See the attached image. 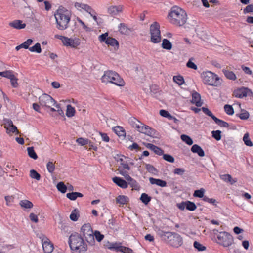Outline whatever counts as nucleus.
Instances as JSON below:
<instances>
[{
	"instance_id": "obj_1",
	"label": "nucleus",
	"mask_w": 253,
	"mask_h": 253,
	"mask_svg": "<svg viewBox=\"0 0 253 253\" xmlns=\"http://www.w3.org/2000/svg\"><path fill=\"white\" fill-rule=\"evenodd\" d=\"M56 28L59 30H64L69 27L71 13L63 6H60L54 14Z\"/></svg>"
},
{
	"instance_id": "obj_2",
	"label": "nucleus",
	"mask_w": 253,
	"mask_h": 253,
	"mask_svg": "<svg viewBox=\"0 0 253 253\" xmlns=\"http://www.w3.org/2000/svg\"><path fill=\"white\" fill-rule=\"evenodd\" d=\"M68 243L73 253H84L87 250V244L81 235L75 232L71 234Z\"/></svg>"
},
{
	"instance_id": "obj_3",
	"label": "nucleus",
	"mask_w": 253,
	"mask_h": 253,
	"mask_svg": "<svg viewBox=\"0 0 253 253\" xmlns=\"http://www.w3.org/2000/svg\"><path fill=\"white\" fill-rule=\"evenodd\" d=\"M168 17L171 23L177 26H183L187 19L186 12L177 6H173L171 8Z\"/></svg>"
},
{
	"instance_id": "obj_4",
	"label": "nucleus",
	"mask_w": 253,
	"mask_h": 253,
	"mask_svg": "<svg viewBox=\"0 0 253 253\" xmlns=\"http://www.w3.org/2000/svg\"><path fill=\"white\" fill-rule=\"evenodd\" d=\"M159 235L163 240L172 247L178 248L183 243L182 238L175 232L161 231Z\"/></svg>"
},
{
	"instance_id": "obj_5",
	"label": "nucleus",
	"mask_w": 253,
	"mask_h": 253,
	"mask_svg": "<svg viewBox=\"0 0 253 253\" xmlns=\"http://www.w3.org/2000/svg\"><path fill=\"white\" fill-rule=\"evenodd\" d=\"M101 81L103 83H110L119 86H123L125 84L124 81L120 75L117 72L112 70L105 71L101 78Z\"/></svg>"
},
{
	"instance_id": "obj_6",
	"label": "nucleus",
	"mask_w": 253,
	"mask_h": 253,
	"mask_svg": "<svg viewBox=\"0 0 253 253\" xmlns=\"http://www.w3.org/2000/svg\"><path fill=\"white\" fill-rule=\"evenodd\" d=\"M203 83L206 84L213 86H218L220 84V78L215 73L207 71L203 72L201 74Z\"/></svg>"
},
{
	"instance_id": "obj_7",
	"label": "nucleus",
	"mask_w": 253,
	"mask_h": 253,
	"mask_svg": "<svg viewBox=\"0 0 253 253\" xmlns=\"http://www.w3.org/2000/svg\"><path fill=\"white\" fill-rule=\"evenodd\" d=\"M217 243L224 247L231 246L234 242L233 236L225 231L219 232L217 234Z\"/></svg>"
},
{
	"instance_id": "obj_8",
	"label": "nucleus",
	"mask_w": 253,
	"mask_h": 253,
	"mask_svg": "<svg viewBox=\"0 0 253 253\" xmlns=\"http://www.w3.org/2000/svg\"><path fill=\"white\" fill-rule=\"evenodd\" d=\"M150 31L151 41L154 43H159L161 40L159 24L157 22H154L150 26Z\"/></svg>"
},
{
	"instance_id": "obj_9",
	"label": "nucleus",
	"mask_w": 253,
	"mask_h": 253,
	"mask_svg": "<svg viewBox=\"0 0 253 253\" xmlns=\"http://www.w3.org/2000/svg\"><path fill=\"white\" fill-rule=\"evenodd\" d=\"M37 236L41 240L44 252L45 253H51L54 249V246L49 239L42 234H38Z\"/></svg>"
},
{
	"instance_id": "obj_10",
	"label": "nucleus",
	"mask_w": 253,
	"mask_h": 253,
	"mask_svg": "<svg viewBox=\"0 0 253 253\" xmlns=\"http://www.w3.org/2000/svg\"><path fill=\"white\" fill-rule=\"evenodd\" d=\"M39 102L41 106L50 108L56 104V101L49 95L44 93L39 98Z\"/></svg>"
},
{
	"instance_id": "obj_11",
	"label": "nucleus",
	"mask_w": 253,
	"mask_h": 253,
	"mask_svg": "<svg viewBox=\"0 0 253 253\" xmlns=\"http://www.w3.org/2000/svg\"><path fill=\"white\" fill-rule=\"evenodd\" d=\"M137 131L153 138H158L160 136L157 131L144 124L140 126V128H138Z\"/></svg>"
},
{
	"instance_id": "obj_12",
	"label": "nucleus",
	"mask_w": 253,
	"mask_h": 253,
	"mask_svg": "<svg viewBox=\"0 0 253 253\" xmlns=\"http://www.w3.org/2000/svg\"><path fill=\"white\" fill-rule=\"evenodd\" d=\"M233 96L239 98H242L247 96H252L253 92L248 87H242L235 89L233 92Z\"/></svg>"
},
{
	"instance_id": "obj_13",
	"label": "nucleus",
	"mask_w": 253,
	"mask_h": 253,
	"mask_svg": "<svg viewBox=\"0 0 253 253\" xmlns=\"http://www.w3.org/2000/svg\"><path fill=\"white\" fill-rule=\"evenodd\" d=\"M4 127L6 129V132L8 134L10 133H15L16 134L19 133L16 126L13 125L12 121L11 120L7 119L5 120Z\"/></svg>"
},
{
	"instance_id": "obj_14",
	"label": "nucleus",
	"mask_w": 253,
	"mask_h": 253,
	"mask_svg": "<svg viewBox=\"0 0 253 253\" xmlns=\"http://www.w3.org/2000/svg\"><path fill=\"white\" fill-rule=\"evenodd\" d=\"M112 181L118 186L122 188L126 189L128 187L127 182L122 178L115 176L112 178Z\"/></svg>"
},
{
	"instance_id": "obj_15",
	"label": "nucleus",
	"mask_w": 253,
	"mask_h": 253,
	"mask_svg": "<svg viewBox=\"0 0 253 253\" xmlns=\"http://www.w3.org/2000/svg\"><path fill=\"white\" fill-rule=\"evenodd\" d=\"M68 40H66L63 44L64 45L76 48L80 44V40L79 39H72L68 38Z\"/></svg>"
},
{
	"instance_id": "obj_16",
	"label": "nucleus",
	"mask_w": 253,
	"mask_h": 253,
	"mask_svg": "<svg viewBox=\"0 0 253 253\" xmlns=\"http://www.w3.org/2000/svg\"><path fill=\"white\" fill-rule=\"evenodd\" d=\"M122 243L121 242H115V243H111L109 241L106 242L104 244V246L106 248L111 250H114L116 252H119L121 248Z\"/></svg>"
},
{
	"instance_id": "obj_17",
	"label": "nucleus",
	"mask_w": 253,
	"mask_h": 253,
	"mask_svg": "<svg viewBox=\"0 0 253 253\" xmlns=\"http://www.w3.org/2000/svg\"><path fill=\"white\" fill-rule=\"evenodd\" d=\"M145 146L147 148L153 151L156 154L161 156L164 153V151L161 148L151 143H146Z\"/></svg>"
},
{
	"instance_id": "obj_18",
	"label": "nucleus",
	"mask_w": 253,
	"mask_h": 253,
	"mask_svg": "<svg viewBox=\"0 0 253 253\" xmlns=\"http://www.w3.org/2000/svg\"><path fill=\"white\" fill-rule=\"evenodd\" d=\"M81 232L82 233L84 237L86 235H88L90 234H93V230L89 223L84 224L82 226L81 229Z\"/></svg>"
},
{
	"instance_id": "obj_19",
	"label": "nucleus",
	"mask_w": 253,
	"mask_h": 253,
	"mask_svg": "<svg viewBox=\"0 0 253 253\" xmlns=\"http://www.w3.org/2000/svg\"><path fill=\"white\" fill-rule=\"evenodd\" d=\"M9 26L16 29H24L26 27L25 23H22V21L20 20H15L9 24Z\"/></svg>"
},
{
	"instance_id": "obj_20",
	"label": "nucleus",
	"mask_w": 253,
	"mask_h": 253,
	"mask_svg": "<svg viewBox=\"0 0 253 253\" xmlns=\"http://www.w3.org/2000/svg\"><path fill=\"white\" fill-rule=\"evenodd\" d=\"M191 102L195 104L197 107H201L203 104V102L201 100V95L199 93L195 92L192 94V100Z\"/></svg>"
},
{
	"instance_id": "obj_21",
	"label": "nucleus",
	"mask_w": 253,
	"mask_h": 253,
	"mask_svg": "<svg viewBox=\"0 0 253 253\" xmlns=\"http://www.w3.org/2000/svg\"><path fill=\"white\" fill-rule=\"evenodd\" d=\"M128 123L132 127L135 128L137 130L140 128V126L143 125L142 123L133 117L129 118Z\"/></svg>"
},
{
	"instance_id": "obj_22",
	"label": "nucleus",
	"mask_w": 253,
	"mask_h": 253,
	"mask_svg": "<svg viewBox=\"0 0 253 253\" xmlns=\"http://www.w3.org/2000/svg\"><path fill=\"white\" fill-rule=\"evenodd\" d=\"M149 181L151 184H155L161 187H164L167 186L166 181L160 179H156L153 177H150L149 178Z\"/></svg>"
},
{
	"instance_id": "obj_23",
	"label": "nucleus",
	"mask_w": 253,
	"mask_h": 253,
	"mask_svg": "<svg viewBox=\"0 0 253 253\" xmlns=\"http://www.w3.org/2000/svg\"><path fill=\"white\" fill-rule=\"evenodd\" d=\"M191 151L193 153H197L200 157H204L205 155L204 151L197 144H194L191 148Z\"/></svg>"
},
{
	"instance_id": "obj_24",
	"label": "nucleus",
	"mask_w": 253,
	"mask_h": 253,
	"mask_svg": "<svg viewBox=\"0 0 253 253\" xmlns=\"http://www.w3.org/2000/svg\"><path fill=\"white\" fill-rule=\"evenodd\" d=\"M220 178L223 181L230 183L231 185L237 182V178H232L230 174H223L220 175Z\"/></svg>"
},
{
	"instance_id": "obj_25",
	"label": "nucleus",
	"mask_w": 253,
	"mask_h": 253,
	"mask_svg": "<svg viewBox=\"0 0 253 253\" xmlns=\"http://www.w3.org/2000/svg\"><path fill=\"white\" fill-rule=\"evenodd\" d=\"M116 202L121 205L126 204L129 202V198L125 195H119L116 198Z\"/></svg>"
},
{
	"instance_id": "obj_26",
	"label": "nucleus",
	"mask_w": 253,
	"mask_h": 253,
	"mask_svg": "<svg viewBox=\"0 0 253 253\" xmlns=\"http://www.w3.org/2000/svg\"><path fill=\"white\" fill-rule=\"evenodd\" d=\"M115 133L119 137H125L126 136V131L122 126H116L113 128Z\"/></svg>"
},
{
	"instance_id": "obj_27",
	"label": "nucleus",
	"mask_w": 253,
	"mask_h": 253,
	"mask_svg": "<svg viewBox=\"0 0 253 253\" xmlns=\"http://www.w3.org/2000/svg\"><path fill=\"white\" fill-rule=\"evenodd\" d=\"M225 76L229 80H235L236 79V76L233 71H229L227 69H223L222 70Z\"/></svg>"
},
{
	"instance_id": "obj_28",
	"label": "nucleus",
	"mask_w": 253,
	"mask_h": 253,
	"mask_svg": "<svg viewBox=\"0 0 253 253\" xmlns=\"http://www.w3.org/2000/svg\"><path fill=\"white\" fill-rule=\"evenodd\" d=\"M33 41L31 39H29L25 41L23 43L16 47V50H19L20 49L23 48L25 49H29V46L32 43Z\"/></svg>"
},
{
	"instance_id": "obj_29",
	"label": "nucleus",
	"mask_w": 253,
	"mask_h": 253,
	"mask_svg": "<svg viewBox=\"0 0 253 253\" xmlns=\"http://www.w3.org/2000/svg\"><path fill=\"white\" fill-rule=\"evenodd\" d=\"M121 10L122 8L120 6H111L108 8V13L111 16H114L121 11Z\"/></svg>"
},
{
	"instance_id": "obj_30",
	"label": "nucleus",
	"mask_w": 253,
	"mask_h": 253,
	"mask_svg": "<svg viewBox=\"0 0 253 253\" xmlns=\"http://www.w3.org/2000/svg\"><path fill=\"white\" fill-rule=\"evenodd\" d=\"M128 185H129L133 190H139L140 189V185L136 180L132 177L128 181Z\"/></svg>"
},
{
	"instance_id": "obj_31",
	"label": "nucleus",
	"mask_w": 253,
	"mask_h": 253,
	"mask_svg": "<svg viewBox=\"0 0 253 253\" xmlns=\"http://www.w3.org/2000/svg\"><path fill=\"white\" fill-rule=\"evenodd\" d=\"M106 44L108 45L113 46L115 48L117 47L118 48L119 47L118 42L117 40L113 38L108 37V39L106 41Z\"/></svg>"
},
{
	"instance_id": "obj_32",
	"label": "nucleus",
	"mask_w": 253,
	"mask_h": 253,
	"mask_svg": "<svg viewBox=\"0 0 253 253\" xmlns=\"http://www.w3.org/2000/svg\"><path fill=\"white\" fill-rule=\"evenodd\" d=\"M19 205L22 208L25 209H31L33 207V203L27 200H23L20 201Z\"/></svg>"
},
{
	"instance_id": "obj_33",
	"label": "nucleus",
	"mask_w": 253,
	"mask_h": 253,
	"mask_svg": "<svg viewBox=\"0 0 253 253\" xmlns=\"http://www.w3.org/2000/svg\"><path fill=\"white\" fill-rule=\"evenodd\" d=\"M172 45L170 42L167 39H164L162 41V47L167 50H170Z\"/></svg>"
},
{
	"instance_id": "obj_34",
	"label": "nucleus",
	"mask_w": 253,
	"mask_h": 253,
	"mask_svg": "<svg viewBox=\"0 0 253 253\" xmlns=\"http://www.w3.org/2000/svg\"><path fill=\"white\" fill-rule=\"evenodd\" d=\"M140 200L143 203L147 205L151 200V197L146 193H143L141 194Z\"/></svg>"
},
{
	"instance_id": "obj_35",
	"label": "nucleus",
	"mask_w": 253,
	"mask_h": 253,
	"mask_svg": "<svg viewBox=\"0 0 253 253\" xmlns=\"http://www.w3.org/2000/svg\"><path fill=\"white\" fill-rule=\"evenodd\" d=\"M145 169L147 171L152 174H156L158 173V171L153 165L149 164H145Z\"/></svg>"
},
{
	"instance_id": "obj_36",
	"label": "nucleus",
	"mask_w": 253,
	"mask_h": 253,
	"mask_svg": "<svg viewBox=\"0 0 253 253\" xmlns=\"http://www.w3.org/2000/svg\"><path fill=\"white\" fill-rule=\"evenodd\" d=\"M27 152H28V156L30 158H32L34 160H36L38 159V156H37V154L36 153L33 147H28L27 148Z\"/></svg>"
},
{
	"instance_id": "obj_37",
	"label": "nucleus",
	"mask_w": 253,
	"mask_h": 253,
	"mask_svg": "<svg viewBox=\"0 0 253 253\" xmlns=\"http://www.w3.org/2000/svg\"><path fill=\"white\" fill-rule=\"evenodd\" d=\"M75 113V110L71 105H68L67 106V110L66 115L68 117H72L74 116Z\"/></svg>"
},
{
	"instance_id": "obj_38",
	"label": "nucleus",
	"mask_w": 253,
	"mask_h": 253,
	"mask_svg": "<svg viewBox=\"0 0 253 253\" xmlns=\"http://www.w3.org/2000/svg\"><path fill=\"white\" fill-rule=\"evenodd\" d=\"M57 189L62 193H65L67 190V187L63 182H59L56 185Z\"/></svg>"
},
{
	"instance_id": "obj_39",
	"label": "nucleus",
	"mask_w": 253,
	"mask_h": 253,
	"mask_svg": "<svg viewBox=\"0 0 253 253\" xmlns=\"http://www.w3.org/2000/svg\"><path fill=\"white\" fill-rule=\"evenodd\" d=\"M180 137L181 140L188 145H191L193 143L192 139L188 135L182 134Z\"/></svg>"
},
{
	"instance_id": "obj_40",
	"label": "nucleus",
	"mask_w": 253,
	"mask_h": 253,
	"mask_svg": "<svg viewBox=\"0 0 253 253\" xmlns=\"http://www.w3.org/2000/svg\"><path fill=\"white\" fill-rule=\"evenodd\" d=\"M86 241L89 244V245L91 246H93L95 244V239H94V233L93 234H90L89 235H86L84 237Z\"/></svg>"
},
{
	"instance_id": "obj_41",
	"label": "nucleus",
	"mask_w": 253,
	"mask_h": 253,
	"mask_svg": "<svg viewBox=\"0 0 253 253\" xmlns=\"http://www.w3.org/2000/svg\"><path fill=\"white\" fill-rule=\"evenodd\" d=\"M214 121L215 122L216 124H217L221 127H228L229 126V124L227 122H225L222 120H220L217 118L216 117L215 119H214Z\"/></svg>"
},
{
	"instance_id": "obj_42",
	"label": "nucleus",
	"mask_w": 253,
	"mask_h": 253,
	"mask_svg": "<svg viewBox=\"0 0 253 253\" xmlns=\"http://www.w3.org/2000/svg\"><path fill=\"white\" fill-rule=\"evenodd\" d=\"M29 50L31 52H36L38 53H40L42 52L41 45L39 43H37L32 47H29Z\"/></svg>"
},
{
	"instance_id": "obj_43",
	"label": "nucleus",
	"mask_w": 253,
	"mask_h": 253,
	"mask_svg": "<svg viewBox=\"0 0 253 253\" xmlns=\"http://www.w3.org/2000/svg\"><path fill=\"white\" fill-rule=\"evenodd\" d=\"M243 140L246 146L250 147L253 146V144L249 137V134L248 133H246L244 134Z\"/></svg>"
},
{
	"instance_id": "obj_44",
	"label": "nucleus",
	"mask_w": 253,
	"mask_h": 253,
	"mask_svg": "<svg viewBox=\"0 0 253 253\" xmlns=\"http://www.w3.org/2000/svg\"><path fill=\"white\" fill-rule=\"evenodd\" d=\"M205 189L204 188H201L200 189H198L195 190L193 193V196L194 197H198V198H203L204 197L205 193Z\"/></svg>"
},
{
	"instance_id": "obj_45",
	"label": "nucleus",
	"mask_w": 253,
	"mask_h": 253,
	"mask_svg": "<svg viewBox=\"0 0 253 253\" xmlns=\"http://www.w3.org/2000/svg\"><path fill=\"white\" fill-rule=\"evenodd\" d=\"M197 208L195 204L191 201H186V209L190 211H194Z\"/></svg>"
},
{
	"instance_id": "obj_46",
	"label": "nucleus",
	"mask_w": 253,
	"mask_h": 253,
	"mask_svg": "<svg viewBox=\"0 0 253 253\" xmlns=\"http://www.w3.org/2000/svg\"><path fill=\"white\" fill-rule=\"evenodd\" d=\"M78 212L79 211L77 209H75L72 211L70 215V218L71 220L73 221H76L78 220L79 217Z\"/></svg>"
},
{
	"instance_id": "obj_47",
	"label": "nucleus",
	"mask_w": 253,
	"mask_h": 253,
	"mask_svg": "<svg viewBox=\"0 0 253 253\" xmlns=\"http://www.w3.org/2000/svg\"><path fill=\"white\" fill-rule=\"evenodd\" d=\"M119 31L123 34H126L128 33V28L125 23H120L119 27Z\"/></svg>"
},
{
	"instance_id": "obj_48",
	"label": "nucleus",
	"mask_w": 253,
	"mask_h": 253,
	"mask_svg": "<svg viewBox=\"0 0 253 253\" xmlns=\"http://www.w3.org/2000/svg\"><path fill=\"white\" fill-rule=\"evenodd\" d=\"M173 81L179 85H181L184 83V78L181 75L174 76H173Z\"/></svg>"
},
{
	"instance_id": "obj_49",
	"label": "nucleus",
	"mask_w": 253,
	"mask_h": 253,
	"mask_svg": "<svg viewBox=\"0 0 253 253\" xmlns=\"http://www.w3.org/2000/svg\"><path fill=\"white\" fill-rule=\"evenodd\" d=\"M30 176L32 178L35 179L37 180H39L41 179V175L35 169H31L30 171Z\"/></svg>"
},
{
	"instance_id": "obj_50",
	"label": "nucleus",
	"mask_w": 253,
	"mask_h": 253,
	"mask_svg": "<svg viewBox=\"0 0 253 253\" xmlns=\"http://www.w3.org/2000/svg\"><path fill=\"white\" fill-rule=\"evenodd\" d=\"M212 137L217 141L221 139V131L220 130H213L211 131Z\"/></svg>"
},
{
	"instance_id": "obj_51",
	"label": "nucleus",
	"mask_w": 253,
	"mask_h": 253,
	"mask_svg": "<svg viewBox=\"0 0 253 253\" xmlns=\"http://www.w3.org/2000/svg\"><path fill=\"white\" fill-rule=\"evenodd\" d=\"M13 73L12 70H6L3 72H0V76L7 78L8 79L11 78L12 77V75Z\"/></svg>"
},
{
	"instance_id": "obj_52",
	"label": "nucleus",
	"mask_w": 253,
	"mask_h": 253,
	"mask_svg": "<svg viewBox=\"0 0 253 253\" xmlns=\"http://www.w3.org/2000/svg\"><path fill=\"white\" fill-rule=\"evenodd\" d=\"M224 108L225 112L229 115H232L234 113V109L231 105H225Z\"/></svg>"
},
{
	"instance_id": "obj_53",
	"label": "nucleus",
	"mask_w": 253,
	"mask_h": 253,
	"mask_svg": "<svg viewBox=\"0 0 253 253\" xmlns=\"http://www.w3.org/2000/svg\"><path fill=\"white\" fill-rule=\"evenodd\" d=\"M118 170L119 173L123 175L127 181L131 178L126 171L123 169H121L120 167L118 169Z\"/></svg>"
},
{
	"instance_id": "obj_54",
	"label": "nucleus",
	"mask_w": 253,
	"mask_h": 253,
	"mask_svg": "<svg viewBox=\"0 0 253 253\" xmlns=\"http://www.w3.org/2000/svg\"><path fill=\"white\" fill-rule=\"evenodd\" d=\"M193 246L194 248L199 251H203L206 249L205 246H203L202 244H200L197 241H195L194 242Z\"/></svg>"
},
{
	"instance_id": "obj_55",
	"label": "nucleus",
	"mask_w": 253,
	"mask_h": 253,
	"mask_svg": "<svg viewBox=\"0 0 253 253\" xmlns=\"http://www.w3.org/2000/svg\"><path fill=\"white\" fill-rule=\"evenodd\" d=\"M202 111L207 115L209 117H211L213 120L214 119L216 118V117L212 114V113L206 107H203L201 108Z\"/></svg>"
},
{
	"instance_id": "obj_56",
	"label": "nucleus",
	"mask_w": 253,
	"mask_h": 253,
	"mask_svg": "<svg viewBox=\"0 0 253 253\" xmlns=\"http://www.w3.org/2000/svg\"><path fill=\"white\" fill-rule=\"evenodd\" d=\"M162 155H163V158L165 161L170 162V163H173L174 162V158L171 155L168 154H164L163 153V154Z\"/></svg>"
},
{
	"instance_id": "obj_57",
	"label": "nucleus",
	"mask_w": 253,
	"mask_h": 253,
	"mask_svg": "<svg viewBox=\"0 0 253 253\" xmlns=\"http://www.w3.org/2000/svg\"><path fill=\"white\" fill-rule=\"evenodd\" d=\"M203 200L215 206H217V203H218L215 199L209 198L207 196L203 197Z\"/></svg>"
},
{
	"instance_id": "obj_58",
	"label": "nucleus",
	"mask_w": 253,
	"mask_h": 253,
	"mask_svg": "<svg viewBox=\"0 0 253 253\" xmlns=\"http://www.w3.org/2000/svg\"><path fill=\"white\" fill-rule=\"evenodd\" d=\"M46 168L48 171L50 173H52L55 169V165L53 162H49L46 165Z\"/></svg>"
},
{
	"instance_id": "obj_59",
	"label": "nucleus",
	"mask_w": 253,
	"mask_h": 253,
	"mask_svg": "<svg viewBox=\"0 0 253 253\" xmlns=\"http://www.w3.org/2000/svg\"><path fill=\"white\" fill-rule=\"evenodd\" d=\"M237 117H239L241 120H247L249 118V113L247 111H245L244 112L241 113L239 114H237L236 115Z\"/></svg>"
},
{
	"instance_id": "obj_60",
	"label": "nucleus",
	"mask_w": 253,
	"mask_h": 253,
	"mask_svg": "<svg viewBox=\"0 0 253 253\" xmlns=\"http://www.w3.org/2000/svg\"><path fill=\"white\" fill-rule=\"evenodd\" d=\"M12 77H11V78H9V79L10 80L11 84L12 87L16 88L18 86V79L13 74L12 75Z\"/></svg>"
},
{
	"instance_id": "obj_61",
	"label": "nucleus",
	"mask_w": 253,
	"mask_h": 253,
	"mask_svg": "<svg viewBox=\"0 0 253 253\" xmlns=\"http://www.w3.org/2000/svg\"><path fill=\"white\" fill-rule=\"evenodd\" d=\"M94 237H95L96 240L98 242H101L104 238V236L101 234L98 231H95L94 233Z\"/></svg>"
},
{
	"instance_id": "obj_62",
	"label": "nucleus",
	"mask_w": 253,
	"mask_h": 253,
	"mask_svg": "<svg viewBox=\"0 0 253 253\" xmlns=\"http://www.w3.org/2000/svg\"><path fill=\"white\" fill-rule=\"evenodd\" d=\"M77 142L81 146H84L88 144L89 140L87 139L83 138L82 137L78 138L76 140Z\"/></svg>"
},
{
	"instance_id": "obj_63",
	"label": "nucleus",
	"mask_w": 253,
	"mask_h": 253,
	"mask_svg": "<svg viewBox=\"0 0 253 253\" xmlns=\"http://www.w3.org/2000/svg\"><path fill=\"white\" fill-rule=\"evenodd\" d=\"M185 172V170L183 168H175L173 170V173L175 174L182 176Z\"/></svg>"
},
{
	"instance_id": "obj_64",
	"label": "nucleus",
	"mask_w": 253,
	"mask_h": 253,
	"mask_svg": "<svg viewBox=\"0 0 253 253\" xmlns=\"http://www.w3.org/2000/svg\"><path fill=\"white\" fill-rule=\"evenodd\" d=\"M192 58L190 59L186 63L187 67L194 70L197 69V66L192 61Z\"/></svg>"
}]
</instances>
